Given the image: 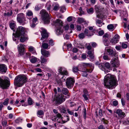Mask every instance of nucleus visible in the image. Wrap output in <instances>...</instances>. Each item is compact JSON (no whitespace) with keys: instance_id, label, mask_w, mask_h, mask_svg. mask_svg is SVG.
I'll return each instance as SVG.
<instances>
[{"instance_id":"09e8293b","label":"nucleus","mask_w":129,"mask_h":129,"mask_svg":"<svg viewBox=\"0 0 129 129\" xmlns=\"http://www.w3.org/2000/svg\"><path fill=\"white\" fill-rule=\"evenodd\" d=\"M66 8L64 6H62L60 7V11L62 13H63L65 11Z\"/></svg>"},{"instance_id":"f704fd0d","label":"nucleus","mask_w":129,"mask_h":129,"mask_svg":"<svg viewBox=\"0 0 129 129\" xmlns=\"http://www.w3.org/2000/svg\"><path fill=\"white\" fill-rule=\"evenodd\" d=\"M46 7L47 10H50L51 8V6L50 2L47 3Z\"/></svg>"},{"instance_id":"4468645a","label":"nucleus","mask_w":129,"mask_h":129,"mask_svg":"<svg viewBox=\"0 0 129 129\" xmlns=\"http://www.w3.org/2000/svg\"><path fill=\"white\" fill-rule=\"evenodd\" d=\"M24 45L22 44H20L19 46L18 45V49L19 52V53L21 55H23L25 53L24 52Z\"/></svg>"},{"instance_id":"a18cd8bd","label":"nucleus","mask_w":129,"mask_h":129,"mask_svg":"<svg viewBox=\"0 0 129 129\" xmlns=\"http://www.w3.org/2000/svg\"><path fill=\"white\" fill-rule=\"evenodd\" d=\"M107 27L108 29L109 30H112L114 28L113 25L112 24L109 25L107 26Z\"/></svg>"},{"instance_id":"39448f33","label":"nucleus","mask_w":129,"mask_h":129,"mask_svg":"<svg viewBox=\"0 0 129 129\" xmlns=\"http://www.w3.org/2000/svg\"><path fill=\"white\" fill-rule=\"evenodd\" d=\"M54 23L56 28L55 30L56 34L58 35H61L63 31L61 29L63 25L62 21L60 19H57L54 21Z\"/></svg>"},{"instance_id":"f8f14e48","label":"nucleus","mask_w":129,"mask_h":129,"mask_svg":"<svg viewBox=\"0 0 129 129\" xmlns=\"http://www.w3.org/2000/svg\"><path fill=\"white\" fill-rule=\"evenodd\" d=\"M95 8L96 12H97L96 15L97 17L100 18L101 17L99 15L100 14L99 13L103 10L104 8L100 6L97 5H96L95 6Z\"/></svg>"},{"instance_id":"c03bdc74","label":"nucleus","mask_w":129,"mask_h":129,"mask_svg":"<svg viewBox=\"0 0 129 129\" xmlns=\"http://www.w3.org/2000/svg\"><path fill=\"white\" fill-rule=\"evenodd\" d=\"M37 114L38 115L41 116L43 115L44 114V113L43 111L42 110H39L37 112Z\"/></svg>"},{"instance_id":"5fc2aeb1","label":"nucleus","mask_w":129,"mask_h":129,"mask_svg":"<svg viewBox=\"0 0 129 129\" xmlns=\"http://www.w3.org/2000/svg\"><path fill=\"white\" fill-rule=\"evenodd\" d=\"M49 44L50 45L53 46L54 44V41L52 39H50L49 40Z\"/></svg>"},{"instance_id":"603ef678","label":"nucleus","mask_w":129,"mask_h":129,"mask_svg":"<svg viewBox=\"0 0 129 129\" xmlns=\"http://www.w3.org/2000/svg\"><path fill=\"white\" fill-rule=\"evenodd\" d=\"M73 72L76 73L78 72L79 70L77 67H74L73 68Z\"/></svg>"},{"instance_id":"49530a36","label":"nucleus","mask_w":129,"mask_h":129,"mask_svg":"<svg viewBox=\"0 0 129 129\" xmlns=\"http://www.w3.org/2000/svg\"><path fill=\"white\" fill-rule=\"evenodd\" d=\"M111 103L112 105L115 106H117L118 104V102L117 101H112Z\"/></svg>"},{"instance_id":"c85d7f7f","label":"nucleus","mask_w":129,"mask_h":129,"mask_svg":"<svg viewBox=\"0 0 129 129\" xmlns=\"http://www.w3.org/2000/svg\"><path fill=\"white\" fill-rule=\"evenodd\" d=\"M77 22L79 23L86 22V21L84 18L80 17L78 18Z\"/></svg>"},{"instance_id":"864d4df0","label":"nucleus","mask_w":129,"mask_h":129,"mask_svg":"<svg viewBox=\"0 0 129 129\" xmlns=\"http://www.w3.org/2000/svg\"><path fill=\"white\" fill-rule=\"evenodd\" d=\"M68 73L67 71H63L60 74L61 75H68Z\"/></svg>"},{"instance_id":"bf43d9fd","label":"nucleus","mask_w":129,"mask_h":129,"mask_svg":"<svg viewBox=\"0 0 129 129\" xmlns=\"http://www.w3.org/2000/svg\"><path fill=\"white\" fill-rule=\"evenodd\" d=\"M106 68H109L110 67V65L109 63L108 62L106 63L105 64Z\"/></svg>"},{"instance_id":"6ab92c4d","label":"nucleus","mask_w":129,"mask_h":129,"mask_svg":"<svg viewBox=\"0 0 129 129\" xmlns=\"http://www.w3.org/2000/svg\"><path fill=\"white\" fill-rule=\"evenodd\" d=\"M84 94L83 95V96L85 100L87 101L88 100V96H89L87 90L86 89H84L83 90Z\"/></svg>"},{"instance_id":"5701e85b","label":"nucleus","mask_w":129,"mask_h":129,"mask_svg":"<svg viewBox=\"0 0 129 129\" xmlns=\"http://www.w3.org/2000/svg\"><path fill=\"white\" fill-rule=\"evenodd\" d=\"M99 67L102 70L104 71L105 73L106 74L109 71V70L108 69L109 68H105L104 66V65H103L102 64H100L99 65Z\"/></svg>"},{"instance_id":"a19ab883","label":"nucleus","mask_w":129,"mask_h":129,"mask_svg":"<svg viewBox=\"0 0 129 129\" xmlns=\"http://www.w3.org/2000/svg\"><path fill=\"white\" fill-rule=\"evenodd\" d=\"M12 11L10 13L9 12H8L7 13H5L4 14V16H11L12 15Z\"/></svg>"},{"instance_id":"0eeeda50","label":"nucleus","mask_w":129,"mask_h":129,"mask_svg":"<svg viewBox=\"0 0 129 129\" xmlns=\"http://www.w3.org/2000/svg\"><path fill=\"white\" fill-rule=\"evenodd\" d=\"M82 71H86L91 73L94 68L93 66L89 63H84V65L81 67Z\"/></svg>"},{"instance_id":"8fccbe9b","label":"nucleus","mask_w":129,"mask_h":129,"mask_svg":"<svg viewBox=\"0 0 129 129\" xmlns=\"http://www.w3.org/2000/svg\"><path fill=\"white\" fill-rule=\"evenodd\" d=\"M101 121L105 124H107L108 123V121L104 118H103L101 120Z\"/></svg>"},{"instance_id":"3c124183","label":"nucleus","mask_w":129,"mask_h":129,"mask_svg":"<svg viewBox=\"0 0 129 129\" xmlns=\"http://www.w3.org/2000/svg\"><path fill=\"white\" fill-rule=\"evenodd\" d=\"M28 104L29 105H31L33 104L32 101L31 99L30 98H29L28 100Z\"/></svg>"},{"instance_id":"aec40b11","label":"nucleus","mask_w":129,"mask_h":129,"mask_svg":"<svg viewBox=\"0 0 129 129\" xmlns=\"http://www.w3.org/2000/svg\"><path fill=\"white\" fill-rule=\"evenodd\" d=\"M7 70L6 66L4 64H0V71L2 72L5 73Z\"/></svg>"},{"instance_id":"bb28decb","label":"nucleus","mask_w":129,"mask_h":129,"mask_svg":"<svg viewBox=\"0 0 129 129\" xmlns=\"http://www.w3.org/2000/svg\"><path fill=\"white\" fill-rule=\"evenodd\" d=\"M44 42V41H43L42 45V47L45 49H49L50 47V46L48 44L46 43H43Z\"/></svg>"},{"instance_id":"6e6552de","label":"nucleus","mask_w":129,"mask_h":129,"mask_svg":"<svg viewBox=\"0 0 129 129\" xmlns=\"http://www.w3.org/2000/svg\"><path fill=\"white\" fill-rule=\"evenodd\" d=\"M27 33L26 29L21 26L18 27L17 29L16 33V36L17 37H20L21 35L25 34Z\"/></svg>"},{"instance_id":"412c9836","label":"nucleus","mask_w":129,"mask_h":129,"mask_svg":"<svg viewBox=\"0 0 129 129\" xmlns=\"http://www.w3.org/2000/svg\"><path fill=\"white\" fill-rule=\"evenodd\" d=\"M27 18L29 19H31L33 16V14L32 12L30 10L28 11L26 13Z\"/></svg>"},{"instance_id":"1a4fd4ad","label":"nucleus","mask_w":129,"mask_h":129,"mask_svg":"<svg viewBox=\"0 0 129 129\" xmlns=\"http://www.w3.org/2000/svg\"><path fill=\"white\" fill-rule=\"evenodd\" d=\"M75 82V80L74 78L69 77L66 80V85L68 88H72Z\"/></svg>"},{"instance_id":"7c9ffc66","label":"nucleus","mask_w":129,"mask_h":129,"mask_svg":"<svg viewBox=\"0 0 129 129\" xmlns=\"http://www.w3.org/2000/svg\"><path fill=\"white\" fill-rule=\"evenodd\" d=\"M96 22L97 25L99 27H101L102 25V21L101 20L96 19Z\"/></svg>"},{"instance_id":"6e6d98bb","label":"nucleus","mask_w":129,"mask_h":129,"mask_svg":"<svg viewBox=\"0 0 129 129\" xmlns=\"http://www.w3.org/2000/svg\"><path fill=\"white\" fill-rule=\"evenodd\" d=\"M121 46L123 48H126L127 47V44L124 43H122L121 45Z\"/></svg>"},{"instance_id":"2eb2a0df","label":"nucleus","mask_w":129,"mask_h":129,"mask_svg":"<svg viewBox=\"0 0 129 129\" xmlns=\"http://www.w3.org/2000/svg\"><path fill=\"white\" fill-rule=\"evenodd\" d=\"M116 113L118 115V118L120 119L123 118L125 115L124 112L121 110L118 109L116 111Z\"/></svg>"},{"instance_id":"20e7f679","label":"nucleus","mask_w":129,"mask_h":129,"mask_svg":"<svg viewBox=\"0 0 129 129\" xmlns=\"http://www.w3.org/2000/svg\"><path fill=\"white\" fill-rule=\"evenodd\" d=\"M40 13L41 15L42 20L44 24L49 23L51 18V15L49 14L45 10H42L40 11Z\"/></svg>"},{"instance_id":"423d86ee","label":"nucleus","mask_w":129,"mask_h":129,"mask_svg":"<svg viewBox=\"0 0 129 129\" xmlns=\"http://www.w3.org/2000/svg\"><path fill=\"white\" fill-rule=\"evenodd\" d=\"M10 82L7 77H0V86L3 89H7L10 86Z\"/></svg>"},{"instance_id":"393cba45","label":"nucleus","mask_w":129,"mask_h":129,"mask_svg":"<svg viewBox=\"0 0 129 129\" xmlns=\"http://www.w3.org/2000/svg\"><path fill=\"white\" fill-rule=\"evenodd\" d=\"M53 8L52 9L53 10L57 11L59 9V5L58 4L56 3H54L52 5Z\"/></svg>"},{"instance_id":"052dcab7","label":"nucleus","mask_w":129,"mask_h":129,"mask_svg":"<svg viewBox=\"0 0 129 129\" xmlns=\"http://www.w3.org/2000/svg\"><path fill=\"white\" fill-rule=\"evenodd\" d=\"M109 35L107 34H105L103 36V39H108Z\"/></svg>"},{"instance_id":"f3484780","label":"nucleus","mask_w":129,"mask_h":129,"mask_svg":"<svg viewBox=\"0 0 129 129\" xmlns=\"http://www.w3.org/2000/svg\"><path fill=\"white\" fill-rule=\"evenodd\" d=\"M20 37V41L21 42H23L26 41L28 39V36L25 34L21 35Z\"/></svg>"},{"instance_id":"a878e982","label":"nucleus","mask_w":129,"mask_h":129,"mask_svg":"<svg viewBox=\"0 0 129 129\" xmlns=\"http://www.w3.org/2000/svg\"><path fill=\"white\" fill-rule=\"evenodd\" d=\"M93 50H89L87 52V54L92 59L94 57Z\"/></svg>"},{"instance_id":"b1692460","label":"nucleus","mask_w":129,"mask_h":129,"mask_svg":"<svg viewBox=\"0 0 129 129\" xmlns=\"http://www.w3.org/2000/svg\"><path fill=\"white\" fill-rule=\"evenodd\" d=\"M62 92L63 94L65 95H67L68 96H69L70 93L68 89L66 88H63L62 89Z\"/></svg>"},{"instance_id":"f257e3e1","label":"nucleus","mask_w":129,"mask_h":129,"mask_svg":"<svg viewBox=\"0 0 129 129\" xmlns=\"http://www.w3.org/2000/svg\"><path fill=\"white\" fill-rule=\"evenodd\" d=\"M104 82L105 86L111 89L114 88L117 85L116 78L109 74L105 76Z\"/></svg>"},{"instance_id":"4c0bfd02","label":"nucleus","mask_w":129,"mask_h":129,"mask_svg":"<svg viewBox=\"0 0 129 129\" xmlns=\"http://www.w3.org/2000/svg\"><path fill=\"white\" fill-rule=\"evenodd\" d=\"M2 124L3 126H8L7 121V120H2Z\"/></svg>"},{"instance_id":"7ed1b4c3","label":"nucleus","mask_w":129,"mask_h":129,"mask_svg":"<svg viewBox=\"0 0 129 129\" xmlns=\"http://www.w3.org/2000/svg\"><path fill=\"white\" fill-rule=\"evenodd\" d=\"M66 97L62 94H59L57 95L55 94L52 97V101L55 104V105H60L64 102Z\"/></svg>"},{"instance_id":"0e129e2a","label":"nucleus","mask_w":129,"mask_h":129,"mask_svg":"<svg viewBox=\"0 0 129 129\" xmlns=\"http://www.w3.org/2000/svg\"><path fill=\"white\" fill-rule=\"evenodd\" d=\"M39 5L36 6L35 8V9L36 11H38L41 9V8L39 6Z\"/></svg>"},{"instance_id":"ddd939ff","label":"nucleus","mask_w":129,"mask_h":129,"mask_svg":"<svg viewBox=\"0 0 129 129\" xmlns=\"http://www.w3.org/2000/svg\"><path fill=\"white\" fill-rule=\"evenodd\" d=\"M112 66L114 68L118 67L119 65V62L116 58L112 59L111 61Z\"/></svg>"},{"instance_id":"338daca9","label":"nucleus","mask_w":129,"mask_h":129,"mask_svg":"<svg viewBox=\"0 0 129 129\" xmlns=\"http://www.w3.org/2000/svg\"><path fill=\"white\" fill-rule=\"evenodd\" d=\"M93 8H91L87 11V12L88 13H92L93 12Z\"/></svg>"},{"instance_id":"de8ad7c7","label":"nucleus","mask_w":129,"mask_h":129,"mask_svg":"<svg viewBox=\"0 0 129 129\" xmlns=\"http://www.w3.org/2000/svg\"><path fill=\"white\" fill-rule=\"evenodd\" d=\"M30 56V54L29 53H26L24 55V58L25 59H27Z\"/></svg>"},{"instance_id":"9b49d317","label":"nucleus","mask_w":129,"mask_h":129,"mask_svg":"<svg viewBox=\"0 0 129 129\" xmlns=\"http://www.w3.org/2000/svg\"><path fill=\"white\" fill-rule=\"evenodd\" d=\"M17 19L19 23H22L25 20L24 14L22 13L19 14L17 15Z\"/></svg>"},{"instance_id":"a211bd4d","label":"nucleus","mask_w":129,"mask_h":129,"mask_svg":"<svg viewBox=\"0 0 129 129\" xmlns=\"http://www.w3.org/2000/svg\"><path fill=\"white\" fill-rule=\"evenodd\" d=\"M41 51L42 54L46 57L49 56L50 55V53L48 51L44 49H41Z\"/></svg>"},{"instance_id":"774afa93","label":"nucleus","mask_w":129,"mask_h":129,"mask_svg":"<svg viewBox=\"0 0 129 129\" xmlns=\"http://www.w3.org/2000/svg\"><path fill=\"white\" fill-rule=\"evenodd\" d=\"M99 129H105V127L104 126L102 125H100L98 127Z\"/></svg>"},{"instance_id":"9d476101","label":"nucleus","mask_w":129,"mask_h":129,"mask_svg":"<svg viewBox=\"0 0 129 129\" xmlns=\"http://www.w3.org/2000/svg\"><path fill=\"white\" fill-rule=\"evenodd\" d=\"M41 32L42 36L41 40H43L44 39H47L48 37L49 34L47 30L43 28H41Z\"/></svg>"},{"instance_id":"13d9d810","label":"nucleus","mask_w":129,"mask_h":129,"mask_svg":"<svg viewBox=\"0 0 129 129\" xmlns=\"http://www.w3.org/2000/svg\"><path fill=\"white\" fill-rule=\"evenodd\" d=\"M103 58L105 60H110V59L109 58L108 56L106 55H104L103 56Z\"/></svg>"},{"instance_id":"e2e57ef3","label":"nucleus","mask_w":129,"mask_h":129,"mask_svg":"<svg viewBox=\"0 0 129 129\" xmlns=\"http://www.w3.org/2000/svg\"><path fill=\"white\" fill-rule=\"evenodd\" d=\"M86 109L85 108L84 109V111H83V116L84 118L85 119L86 118Z\"/></svg>"},{"instance_id":"dca6fc26","label":"nucleus","mask_w":129,"mask_h":129,"mask_svg":"<svg viewBox=\"0 0 129 129\" xmlns=\"http://www.w3.org/2000/svg\"><path fill=\"white\" fill-rule=\"evenodd\" d=\"M119 36L118 35H115L112 39L110 43L113 45H114L117 43L119 41Z\"/></svg>"},{"instance_id":"ea45409f","label":"nucleus","mask_w":129,"mask_h":129,"mask_svg":"<svg viewBox=\"0 0 129 129\" xmlns=\"http://www.w3.org/2000/svg\"><path fill=\"white\" fill-rule=\"evenodd\" d=\"M41 63H44L47 62V59L43 56H41Z\"/></svg>"},{"instance_id":"c9c22d12","label":"nucleus","mask_w":129,"mask_h":129,"mask_svg":"<svg viewBox=\"0 0 129 129\" xmlns=\"http://www.w3.org/2000/svg\"><path fill=\"white\" fill-rule=\"evenodd\" d=\"M29 51L32 53H34L36 52V51L34 48L32 46H30L28 48Z\"/></svg>"},{"instance_id":"69168bd1","label":"nucleus","mask_w":129,"mask_h":129,"mask_svg":"<svg viewBox=\"0 0 129 129\" xmlns=\"http://www.w3.org/2000/svg\"><path fill=\"white\" fill-rule=\"evenodd\" d=\"M83 73L82 74V75L84 77H86L87 75V72H88L86 71H82Z\"/></svg>"},{"instance_id":"58836bf2","label":"nucleus","mask_w":129,"mask_h":129,"mask_svg":"<svg viewBox=\"0 0 129 129\" xmlns=\"http://www.w3.org/2000/svg\"><path fill=\"white\" fill-rule=\"evenodd\" d=\"M9 99L8 98H6L4 100V102L2 103L3 105L5 106H7L9 103Z\"/></svg>"},{"instance_id":"680f3d73","label":"nucleus","mask_w":129,"mask_h":129,"mask_svg":"<svg viewBox=\"0 0 129 129\" xmlns=\"http://www.w3.org/2000/svg\"><path fill=\"white\" fill-rule=\"evenodd\" d=\"M104 33V31L103 30L100 31L98 32V34L99 36H102Z\"/></svg>"},{"instance_id":"4be33fe9","label":"nucleus","mask_w":129,"mask_h":129,"mask_svg":"<svg viewBox=\"0 0 129 129\" xmlns=\"http://www.w3.org/2000/svg\"><path fill=\"white\" fill-rule=\"evenodd\" d=\"M61 113H65L66 112L67 108L64 106H60L58 107Z\"/></svg>"},{"instance_id":"cd10ccee","label":"nucleus","mask_w":129,"mask_h":129,"mask_svg":"<svg viewBox=\"0 0 129 129\" xmlns=\"http://www.w3.org/2000/svg\"><path fill=\"white\" fill-rule=\"evenodd\" d=\"M107 51L109 55L112 56H113L114 55L113 51L112 49H108L107 50Z\"/></svg>"},{"instance_id":"4d7b16f0","label":"nucleus","mask_w":129,"mask_h":129,"mask_svg":"<svg viewBox=\"0 0 129 129\" xmlns=\"http://www.w3.org/2000/svg\"><path fill=\"white\" fill-rule=\"evenodd\" d=\"M90 43L92 47L93 48L95 47L97 45V44L95 42H92Z\"/></svg>"},{"instance_id":"2f4dec72","label":"nucleus","mask_w":129,"mask_h":129,"mask_svg":"<svg viewBox=\"0 0 129 129\" xmlns=\"http://www.w3.org/2000/svg\"><path fill=\"white\" fill-rule=\"evenodd\" d=\"M108 40V39H103V42L105 46H108L109 44Z\"/></svg>"},{"instance_id":"72a5a7b5","label":"nucleus","mask_w":129,"mask_h":129,"mask_svg":"<svg viewBox=\"0 0 129 129\" xmlns=\"http://www.w3.org/2000/svg\"><path fill=\"white\" fill-rule=\"evenodd\" d=\"M89 33L90 31H89L88 29H85L84 31V34H85V35L87 36H90L93 35V34H89Z\"/></svg>"},{"instance_id":"37998d69","label":"nucleus","mask_w":129,"mask_h":129,"mask_svg":"<svg viewBox=\"0 0 129 129\" xmlns=\"http://www.w3.org/2000/svg\"><path fill=\"white\" fill-rule=\"evenodd\" d=\"M10 28L12 29H14V28H15V23L11 22L10 23Z\"/></svg>"},{"instance_id":"f03ea898","label":"nucleus","mask_w":129,"mask_h":129,"mask_svg":"<svg viewBox=\"0 0 129 129\" xmlns=\"http://www.w3.org/2000/svg\"><path fill=\"white\" fill-rule=\"evenodd\" d=\"M27 81L26 76L24 74H20L16 77L14 80L15 85L17 87H21Z\"/></svg>"},{"instance_id":"e433bc0d","label":"nucleus","mask_w":129,"mask_h":129,"mask_svg":"<svg viewBox=\"0 0 129 129\" xmlns=\"http://www.w3.org/2000/svg\"><path fill=\"white\" fill-rule=\"evenodd\" d=\"M90 43L87 44H86V48L88 50H90L92 49V47Z\"/></svg>"},{"instance_id":"c756f323","label":"nucleus","mask_w":129,"mask_h":129,"mask_svg":"<svg viewBox=\"0 0 129 129\" xmlns=\"http://www.w3.org/2000/svg\"><path fill=\"white\" fill-rule=\"evenodd\" d=\"M29 59L31 62L32 63H35L37 61V58L33 56L30 57Z\"/></svg>"},{"instance_id":"79ce46f5","label":"nucleus","mask_w":129,"mask_h":129,"mask_svg":"<svg viewBox=\"0 0 129 129\" xmlns=\"http://www.w3.org/2000/svg\"><path fill=\"white\" fill-rule=\"evenodd\" d=\"M78 36L80 39H83L85 37V34L83 33H81L78 35Z\"/></svg>"},{"instance_id":"473e14b6","label":"nucleus","mask_w":129,"mask_h":129,"mask_svg":"<svg viewBox=\"0 0 129 129\" xmlns=\"http://www.w3.org/2000/svg\"><path fill=\"white\" fill-rule=\"evenodd\" d=\"M61 117V115L59 113L57 114L56 115L53 116V118L54 119V120H58V119Z\"/></svg>"}]
</instances>
